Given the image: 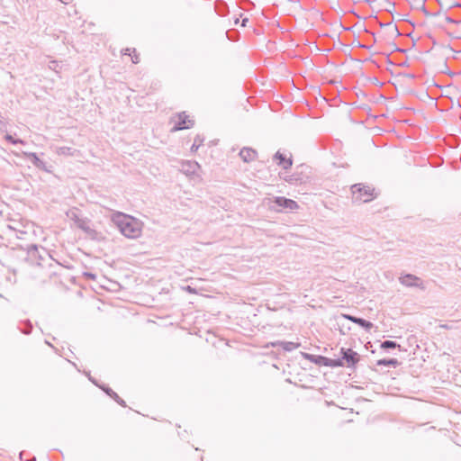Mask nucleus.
Returning <instances> with one entry per match:
<instances>
[{
  "mask_svg": "<svg viewBox=\"0 0 461 461\" xmlns=\"http://www.w3.org/2000/svg\"><path fill=\"white\" fill-rule=\"evenodd\" d=\"M352 194L357 201L368 202L373 197V193L369 187L355 185L352 186Z\"/></svg>",
  "mask_w": 461,
  "mask_h": 461,
  "instance_id": "obj_2",
  "label": "nucleus"
},
{
  "mask_svg": "<svg viewBox=\"0 0 461 461\" xmlns=\"http://www.w3.org/2000/svg\"><path fill=\"white\" fill-rule=\"evenodd\" d=\"M187 167L186 163L182 165V171L185 172V174H187L191 171L190 167Z\"/></svg>",
  "mask_w": 461,
  "mask_h": 461,
  "instance_id": "obj_16",
  "label": "nucleus"
},
{
  "mask_svg": "<svg viewBox=\"0 0 461 461\" xmlns=\"http://www.w3.org/2000/svg\"><path fill=\"white\" fill-rule=\"evenodd\" d=\"M377 365L378 366H397L398 365V361L394 358H392V359H380L377 361Z\"/></svg>",
  "mask_w": 461,
  "mask_h": 461,
  "instance_id": "obj_12",
  "label": "nucleus"
},
{
  "mask_svg": "<svg viewBox=\"0 0 461 461\" xmlns=\"http://www.w3.org/2000/svg\"><path fill=\"white\" fill-rule=\"evenodd\" d=\"M193 122L185 113H178L176 117L173 131H179L192 127Z\"/></svg>",
  "mask_w": 461,
  "mask_h": 461,
  "instance_id": "obj_3",
  "label": "nucleus"
},
{
  "mask_svg": "<svg viewBox=\"0 0 461 461\" xmlns=\"http://www.w3.org/2000/svg\"><path fill=\"white\" fill-rule=\"evenodd\" d=\"M343 359L348 366H354L359 361L358 354L351 348L341 349Z\"/></svg>",
  "mask_w": 461,
  "mask_h": 461,
  "instance_id": "obj_5",
  "label": "nucleus"
},
{
  "mask_svg": "<svg viewBox=\"0 0 461 461\" xmlns=\"http://www.w3.org/2000/svg\"><path fill=\"white\" fill-rule=\"evenodd\" d=\"M397 347V344L392 340H386L381 344L382 348H394Z\"/></svg>",
  "mask_w": 461,
  "mask_h": 461,
  "instance_id": "obj_13",
  "label": "nucleus"
},
{
  "mask_svg": "<svg viewBox=\"0 0 461 461\" xmlns=\"http://www.w3.org/2000/svg\"><path fill=\"white\" fill-rule=\"evenodd\" d=\"M274 203L277 206L290 211H295L299 208V205L295 201L285 197H276L275 198Z\"/></svg>",
  "mask_w": 461,
  "mask_h": 461,
  "instance_id": "obj_6",
  "label": "nucleus"
},
{
  "mask_svg": "<svg viewBox=\"0 0 461 461\" xmlns=\"http://www.w3.org/2000/svg\"><path fill=\"white\" fill-rule=\"evenodd\" d=\"M400 281L402 285L407 286H420L421 280L416 276L408 274L400 277Z\"/></svg>",
  "mask_w": 461,
  "mask_h": 461,
  "instance_id": "obj_7",
  "label": "nucleus"
},
{
  "mask_svg": "<svg viewBox=\"0 0 461 461\" xmlns=\"http://www.w3.org/2000/svg\"><path fill=\"white\" fill-rule=\"evenodd\" d=\"M68 216L72 220L74 221V222L76 223V225L84 230H89V227L87 225V222L86 220L80 218L77 213L74 211V210H71L69 212H68Z\"/></svg>",
  "mask_w": 461,
  "mask_h": 461,
  "instance_id": "obj_9",
  "label": "nucleus"
},
{
  "mask_svg": "<svg viewBox=\"0 0 461 461\" xmlns=\"http://www.w3.org/2000/svg\"><path fill=\"white\" fill-rule=\"evenodd\" d=\"M343 317L354 323H357L366 330H370L373 327V323L361 318H357L351 315L344 314Z\"/></svg>",
  "mask_w": 461,
  "mask_h": 461,
  "instance_id": "obj_10",
  "label": "nucleus"
},
{
  "mask_svg": "<svg viewBox=\"0 0 461 461\" xmlns=\"http://www.w3.org/2000/svg\"><path fill=\"white\" fill-rule=\"evenodd\" d=\"M248 22H249V19H248V18H244V19L242 20L241 26H242V27H245V26L247 25V23H248Z\"/></svg>",
  "mask_w": 461,
  "mask_h": 461,
  "instance_id": "obj_17",
  "label": "nucleus"
},
{
  "mask_svg": "<svg viewBox=\"0 0 461 461\" xmlns=\"http://www.w3.org/2000/svg\"><path fill=\"white\" fill-rule=\"evenodd\" d=\"M186 166H188V167H190L191 172H193V173L195 172V170L199 168V165L197 163L187 162Z\"/></svg>",
  "mask_w": 461,
  "mask_h": 461,
  "instance_id": "obj_15",
  "label": "nucleus"
},
{
  "mask_svg": "<svg viewBox=\"0 0 461 461\" xmlns=\"http://www.w3.org/2000/svg\"><path fill=\"white\" fill-rule=\"evenodd\" d=\"M276 158L279 160V165L287 169L292 166V159L291 158H287L285 154L277 152L276 154Z\"/></svg>",
  "mask_w": 461,
  "mask_h": 461,
  "instance_id": "obj_11",
  "label": "nucleus"
},
{
  "mask_svg": "<svg viewBox=\"0 0 461 461\" xmlns=\"http://www.w3.org/2000/svg\"><path fill=\"white\" fill-rule=\"evenodd\" d=\"M240 156L244 162L249 163L256 160L258 154L257 151L251 148H244L240 150Z\"/></svg>",
  "mask_w": 461,
  "mask_h": 461,
  "instance_id": "obj_8",
  "label": "nucleus"
},
{
  "mask_svg": "<svg viewBox=\"0 0 461 461\" xmlns=\"http://www.w3.org/2000/svg\"><path fill=\"white\" fill-rule=\"evenodd\" d=\"M304 357L306 359L310 360L311 362H313L320 366H341L340 363L333 361L331 359H329V358H327L325 357H321V356L316 357V356L305 354Z\"/></svg>",
  "mask_w": 461,
  "mask_h": 461,
  "instance_id": "obj_4",
  "label": "nucleus"
},
{
  "mask_svg": "<svg viewBox=\"0 0 461 461\" xmlns=\"http://www.w3.org/2000/svg\"><path fill=\"white\" fill-rule=\"evenodd\" d=\"M113 221L124 236L131 239H136L140 236L142 223L137 219L119 212L114 214Z\"/></svg>",
  "mask_w": 461,
  "mask_h": 461,
  "instance_id": "obj_1",
  "label": "nucleus"
},
{
  "mask_svg": "<svg viewBox=\"0 0 461 461\" xmlns=\"http://www.w3.org/2000/svg\"><path fill=\"white\" fill-rule=\"evenodd\" d=\"M6 139L14 143H15L14 140H13V138L11 136H6Z\"/></svg>",
  "mask_w": 461,
  "mask_h": 461,
  "instance_id": "obj_18",
  "label": "nucleus"
},
{
  "mask_svg": "<svg viewBox=\"0 0 461 461\" xmlns=\"http://www.w3.org/2000/svg\"><path fill=\"white\" fill-rule=\"evenodd\" d=\"M127 51H129L130 53L128 54L129 56H131V60L133 63H138L139 62V57L138 55L136 54V51L135 50H127Z\"/></svg>",
  "mask_w": 461,
  "mask_h": 461,
  "instance_id": "obj_14",
  "label": "nucleus"
}]
</instances>
